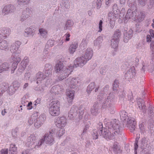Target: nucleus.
<instances>
[{
    "mask_svg": "<svg viewBox=\"0 0 154 154\" xmlns=\"http://www.w3.org/2000/svg\"><path fill=\"white\" fill-rule=\"evenodd\" d=\"M8 33H7L6 32V33H5L6 34H8H8H9V29H8Z\"/></svg>",
    "mask_w": 154,
    "mask_h": 154,
    "instance_id": "obj_55",
    "label": "nucleus"
},
{
    "mask_svg": "<svg viewBox=\"0 0 154 154\" xmlns=\"http://www.w3.org/2000/svg\"><path fill=\"white\" fill-rule=\"evenodd\" d=\"M50 41H51V42H52V43L53 42V41L52 40L49 41L48 42V43H49V42H50Z\"/></svg>",
    "mask_w": 154,
    "mask_h": 154,
    "instance_id": "obj_57",
    "label": "nucleus"
},
{
    "mask_svg": "<svg viewBox=\"0 0 154 154\" xmlns=\"http://www.w3.org/2000/svg\"><path fill=\"white\" fill-rule=\"evenodd\" d=\"M26 29V31H25V32H26L27 31V29Z\"/></svg>",
    "mask_w": 154,
    "mask_h": 154,
    "instance_id": "obj_63",
    "label": "nucleus"
},
{
    "mask_svg": "<svg viewBox=\"0 0 154 154\" xmlns=\"http://www.w3.org/2000/svg\"><path fill=\"white\" fill-rule=\"evenodd\" d=\"M138 143V141L136 140L135 143L134 145V149L135 152H136V150L138 148V145L137 144Z\"/></svg>",
    "mask_w": 154,
    "mask_h": 154,
    "instance_id": "obj_41",
    "label": "nucleus"
},
{
    "mask_svg": "<svg viewBox=\"0 0 154 154\" xmlns=\"http://www.w3.org/2000/svg\"><path fill=\"white\" fill-rule=\"evenodd\" d=\"M32 103L31 102L28 103V104L27 105V107H28L27 109H31L32 108Z\"/></svg>",
    "mask_w": 154,
    "mask_h": 154,
    "instance_id": "obj_42",
    "label": "nucleus"
},
{
    "mask_svg": "<svg viewBox=\"0 0 154 154\" xmlns=\"http://www.w3.org/2000/svg\"><path fill=\"white\" fill-rule=\"evenodd\" d=\"M119 40L114 38H113L112 40L111 45L113 48H115L117 47L118 45Z\"/></svg>",
    "mask_w": 154,
    "mask_h": 154,
    "instance_id": "obj_20",
    "label": "nucleus"
},
{
    "mask_svg": "<svg viewBox=\"0 0 154 154\" xmlns=\"http://www.w3.org/2000/svg\"><path fill=\"white\" fill-rule=\"evenodd\" d=\"M118 121L116 119L110 122V123L112 125V127L114 130L119 129V125L118 124Z\"/></svg>",
    "mask_w": 154,
    "mask_h": 154,
    "instance_id": "obj_16",
    "label": "nucleus"
},
{
    "mask_svg": "<svg viewBox=\"0 0 154 154\" xmlns=\"http://www.w3.org/2000/svg\"><path fill=\"white\" fill-rule=\"evenodd\" d=\"M105 134H103V135L104 136V138H105L107 140H110L113 138V135L111 134L110 132H105Z\"/></svg>",
    "mask_w": 154,
    "mask_h": 154,
    "instance_id": "obj_18",
    "label": "nucleus"
},
{
    "mask_svg": "<svg viewBox=\"0 0 154 154\" xmlns=\"http://www.w3.org/2000/svg\"><path fill=\"white\" fill-rule=\"evenodd\" d=\"M113 98L111 99V98H110V97H108L107 100H106V101L103 104V107L104 108H105V106H106L107 107H109L110 106H109L110 104H112V102L113 101Z\"/></svg>",
    "mask_w": 154,
    "mask_h": 154,
    "instance_id": "obj_13",
    "label": "nucleus"
},
{
    "mask_svg": "<svg viewBox=\"0 0 154 154\" xmlns=\"http://www.w3.org/2000/svg\"><path fill=\"white\" fill-rule=\"evenodd\" d=\"M117 131H115L114 132V134H116V133H117Z\"/></svg>",
    "mask_w": 154,
    "mask_h": 154,
    "instance_id": "obj_60",
    "label": "nucleus"
},
{
    "mask_svg": "<svg viewBox=\"0 0 154 154\" xmlns=\"http://www.w3.org/2000/svg\"><path fill=\"white\" fill-rule=\"evenodd\" d=\"M112 0H107L106 1V5H108L110 2H111Z\"/></svg>",
    "mask_w": 154,
    "mask_h": 154,
    "instance_id": "obj_50",
    "label": "nucleus"
},
{
    "mask_svg": "<svg viewBox=\"0 0 154 154\" xmlns=\"http://www.w3.org/2000/svg\"><path fill=\"white\" fill-rule=\"evenodd\" d=\"M40 102V98H38L35 101V105H37Z\"/></svg>",
    "mask_w": 154,
    "mask_h": 154,
    "instance_id": "obj_48",
    "label": "nucleus"
},
{
    "mask_svg": "<svg viewBox=\"0 0 154 154\" xmlns=\"http://www.w3.org/2000/svg\"><path fill=\"white\" fill-rule=\"evenodd\" d=\"M1 154H8V149H2L1 151Z\"/></svg>",
    "mask_w": 154,
    "mask_h": 154,
    "instance_id": "obj_39",
    "label": "nucleus"
},
{
    "mask_svg": "<svg viewBox=\"0 0 154 154\" xmlns=\"http://www.w3.org/2000/svg\"><path fill=\"white\" fill-rule=\"evenodd\" d=\"M56 86H53L52 88H51V91L52 90H54L56 88Z\"/></svg>",
    "mask_w": 154,
    "mask_h": 154,
    "instance_id": "obj_52",
    "label": "nucleus"
},
{
    "mask_svg": "<svg viewBox=\"0 0 154 154\" xmlns=\"http://www.w3.org/2000/svg\"><path fill=\"white\" fill-rule=\"evenodd\" d=\"M83 112L82 111L81 114H82V115H83Z\"/></svg>",
    "mask_w": 154,
    "mask_h": 154,
    "instance_id": "obj_62",
    "label": "nucleus"
},
{
    "mask_svg": "<svg viewBox=\"0 0 154 154\" xmlns=\"http://www.w3.org/2000/svg\"><path fill=\"white\" fill-rule=\"evenodd\" d=\"M119 82L118 81L115 80L113 85V89L114 91L117 90V88L119 87Z\"/></svg>",
    "mask_w": 154,
    "mask_h": 154,
    "instance_id": "obj_28",
    "label": "nucleus"
},
{
    "mask_svg": "<svg viewBox=\"0 0 154 154\" xmlns=\"http://www.w3.org/2000/svg\"><path fill=\"white\" fill-rule=\"evenodd\" d=\"M117 143H115L113 145L112 148L114 150H116L118 149V146L117 144Z\"/></svg>",
    "mask_w": 154,
    "mask_h": 154,
    "instance_id": "obj_43",
    "label": "nucleus"
},
{
    "mask_svg": "<svg viewBox=\"0 0 154 154\" xmlns=\"http://www.w3.org/2000/svg\"><path fill=\"white\" fill-rule=\"evenodd\" d=\"M93 55V51L90 48H88L85 54L82 57L77 58L74 61V65L69 67V69L64 67L63 63L60 61L58 62L55 67L56 73H60L62 77H59V79L62 80L67 77L72 71L73 68L78 66H81L85 64L87 61L91 59Z\"/></svg>",
    "mask_w": 154,
    "mask_h": 154,
    "instance_id": "obj_1",
    "label": "nucleus"
},
{
    "mask_svg": "<svg viewBox=\"0 0 154 154\" xmlns=\"http://www.w3.org/2000/svg\"><path fill=\"white\" fill-rule=\"evenodd\" d=\"M120 3H121V4H123V3H124V2H121V0H120Z\"/></svg>",
    "mask_w": 154,
    "mask_h": 154,
    "instance_id": "obj_61",
    "label": "nucleus"
},
{
    "mask_svg": "<svg viewBox=\"0 0 154 154\" xmlns=\"http://www.w3.org/2000/svg\"><path fill=\"white\" fill-rule=\"evenodd\" d=\"M2 114L3 115H5V113H4V112H3V111H2Z\"/></svg>",
    "mask_w": 154,
    "mask_h": 154,
    "instance_id": "obj_58",
    "label": "nucleus"
},
{
    "mask_svg": "<svg viewBox=\"0 0 154 154\" xmlns=\"http://www.w3.org/2000/svg\"><path fill=\"white\" fill-rule=\"evenodd\" d=\"M71 24V21L70 20H68L66 23V27H70L71 26L70 25Z\"/></svg>",
    "mask_w": 154,
    "mask_h": 154,
    "instance_id": "obj_47",
    "label": "nucleus"
},
{
    "mask_svg": "<svg viewBox=\"0 0 154 154\" xmlns=\"http://www.w3.org/2000/svg\"><path fill=\"white\" fill-rule=\"evenodd\" d=\"M98 112V109L96 106H93L91 109V113L93 115H96Z\"/></svg>",
    "mask_w": 154,
    "mask_h": 154,
    "instance_id": "obj_24",
    "label": "nucleus"
},
{
    "mask_svg": "<svg viewBox=\"0 0 154 154\" xmlns=\"http://www.w3.org/2000/svg\"><path fill=\"white\" fill-rule=\"evenodd\" d=\"M78 47L77 43H74L71 45L69 48V52L70 54H73Z\"/></svg>",
    "mask_w": 154,
    "mask_h": 154,
    "instance_id": "obj_12",
    "label": "nucleus"
},
{
    "mask_svg": "<svg viewBox=\"0 0 154 154\" xmlns=\"http://www.w3.org/2000/svg\"><path fill=\"white\" fill-rule=\"evenodd\" d=\"M28 86V84L27 83H26L24 85L23 88H25Z\"/></svg>",
    "mask_w": 154,
    "mask_h": 154,
    "instance_id": "obj_51",
    "label": "nucleus"
},
{
    "mask_svg": "<svg viewBox=\"0 0 154 154\" xmlns=\"http://www.w3.org/2000/svg\"><path fill=\"white\" fill-rule=\"evenodd\" d=\"M77 113L75 112V111L73 109H71L68 114V117L69 119H72L76 116Z\"/></svg>",
    "mask_w": 154,
    "mask_h": 154,
    "instance_id": "obj_15",
    "label": "nucleus"
},
{
    "mask_svg": "<svg viewBox=\"0 0 154 154\" xmlns=\"http://www.w3.org/2000/svg\"><path fill=\"white\" fill-rule=\"evenodd\" d=\"M1 69L0 68V73H1L4 71L8 70L9 67L8 64L7 63H4L1 66Z\"/></svg>",
    "mask_w": 154,
    "mask_h": 154,
    "instance_id": "obj_17",
    "label": "nucleus"
},
{
    "mask_svg": "<svg viewBox=\"0 0 154 154\" xmlns=\"http://www.w3.org/2000/svg\"><path fill=\"white\" fill-rule=\"evenodd\" d=\"M15 43L17 45V48H14V46H12L11 47V50H13L14 49V48L15 50H16L17 49L19 46L21 44L20 42V41H17Z\"/></svg>",
    "mask_w": 154,
    "mask_h": 154,
    "instance_id": "obj_37",
    "label": "nucleus"
},
{
    "mask_svg": "<svg viewBox=\"0 0 154 154\" xmlns=\"http://www.w3.org/2000/svg\"><path fill=\"white\" fill-rule=\"evenodd\" d=\"M150 49L152 51V54H154V41H152L151 42Z\"/></svg>",
    "mask_w": 154,
    "mask_h": 154,
    "instance_id": "obj_34",
    "label": "nucleus"
},
{
    "mask_svg": "<svg viewBox=\"0 0 154 154\" xmlns=\"http://www.w3.org/2000/svg\"><path fill=\"white\" fill-rule=\"evenodd\" d=\"M30 0H18V3L19 5L21 3H23L24 5H26L28 4Z\"/></svg>",
    "mask_w": 154,
    "mask_h": 154,
    "instance_id": "obj_32",
    "label": "nucleus"
},
{
    "mask_svg": "<svg viewBox=\"0 0 154 154\" xmlns=\"http://www.w3.org/2000/svg\"><path fill=\"white\" fill-rule=\"evenodd\" d=\"M146 41L147 42H150L151 41V38L150 35H148L146 36Z\"/></svg>",
    "mask_w": 154,
    "mask_h": 154,
    "instance_id": "obj_44",
    "label": "nucleus"
},
{
    "mask_svg": "<svg viewBox=\"0 0 154 154\" xmlns=\"http://www.w3.org/2000/svg\"><path fill=\"white\" fill-rule=\"evenodd\" d=\"M39 32L43 38H46L47 32L46 31L43 29H39Z\"/></svg>",
    "mask_w": 154,
    "mask_h": 154,
    "instance_id": "obj_25",
    "label": "nucleus"
},
{
    "mask_svg": "<svg viewBox=\"0 0 154 154\" xmlns=\"http://www.w3.org/2000/svg\"><path fill=\"white\" fill-rule=\"evenodd\" d=\"M45 119V117L44 115H40L38 118H37L36 121L35 122L34 124L35 127L37 128L40 127L44 122Z\"/></svg>",
    "mask_w": 154,
    "mask_h": 154,
    "instance_id": "obj_8",
    "label": "nucleus"
},
{
    "mask_svg": "<svg viewBox=\"0 0 154 154\" xmlns=\"http://www.w3.org/2000/svg\"><path fill=\"white\" fill-rule=\"evenodd\" d=\"M142 125H139V127H140V128L141 127H142Z\"/></svg>",
    "mask_w": 154,
    "mask_h": 154,
    "instance_id": "obj_59",
    "label": "nucleus"
},
{
    "mask_svg": "<svg viewBox=\"0 0 154 154\" xmlns=\"http://www.w3.org/2000/svg\"><path fill=\"white\" fill-rule=\"evenodd\" d=\"M98 133H96V134H94V139H97L98 137Z\"/></svg>",
    "mask_w": 154,
    "mask_h": 154,
    "instance_id": "obj_49",
    "label": "nucleus"
},
{
    "mask_svg": "<svg viewBox=\"0 0 154 154\" xmlns=\"http://www.w3.org/2000/svg\"><path fill=\"white\" fill-rule=\"evenodd\" d=\"M14 10L15 8L13 6L8 5L4 7L2 11L4 13L6 12L5 14L12 12L14 11Z\"/></svg>",
    "mask_w": 154,
    "mask_h": 154,
    "instance_id": "obj_11",
    "label": "nucleus"
},
{
    "mask_svg": "<svg viewBox=\"0 0 154 154\" xmlns=\"http://www.w3.org/2000/svg\"><path fill=\"white\" fill-rule=\"evenodd\" d=\"M120 115L121 120L125 121V126L130 130L131 132L134 131L135 128V119L129 117L127 113L125 111L121 112Z\"/></svg>",
    "mask_w": 154,
    "mask_h": 154,
    "instance_id": "obj_2",
    "label": "nucleus"
},
{
    "mask_svg": "<svg viewBox=\"0 0 154 154\" xmlns=\"http://www.w3.org/2000/svg\"><path fill=\"white\" fill-rule=\"evenodd\" d=\"M95 86V83L94 82L91 83L88 87L87 88V91L88 92V93H89V92H91L92 91L93 89Z\"/></svg>",
    "mask_w": 154,
    "mask_h": 154,
    "instance_id": "obj_23",
    "label": "nucleus"
},
{
    "mask_svg": "<svg viewBox=\"0 0 154 154\" xmlns=\"http://www.w3.org/2000/svg\"><path fill=\"white\" fill-rule=\"evenodd\" d=\"M121 35V33L120 30L119 29H117L115 32V33L113 35L114 38H113L119 40V38L120 37Z\"/></svg>",
    "mask_w": 154,
    "mask_h": 154,
    "instance_id": "obj_21",
    "label": "nucleus"
},
{
    "mask_svg": "<svg viewBox=\"0 0 154 154\" xmlns=\"http://www.w3.org/2000/svg\"><path fill=\"white\" fill-rule=\"evenodd\" d=\"M52 103V105L49 108V113L52 116H58L60 113V103L58 101L55 100L53 101Z\"/></svg>",
    "mask_w": 154,
    "mask_h": 154,
    "instance_id": "obj_4",
    "label": "nucleus"
},
{
    "mask_svg": "<svg viewBox=\"0 0 154 154\" xmlns=\"http://www.w3.org/2000/svg\"><path fill=\"white\" fill-rule=\"evenodd\" d=\"M102 23L103 22L100 20L99 23V30H98V32H101L102 30Z\"/></svg>",
    "mask_w": 154,
    "mask_h": 154,
    "instance_id": "obj_38",
    "label": "nucleus"
},
{
    "mask_svg": "<svg viewBox=\"0 0 154 154\" xmlns=\"http://www.w3.org/2000/svg\"><path fill=\"white\" fill-rule=\"evenodd\" d=\"M65 129L61 128L57 133V135L58 137L62 136L65 133Z\"/></svg>",
    "mask_w": 154,
    "mask_h": 154,
    "instance_id": "obj_29",
    "label": "nucleus"
},
{
    "mask_svg": "<svg viewBox=\"0 0 154 154\" xmlns=\"http://www.w3.org/2000/svg\"><path fill=\"white\" fill-rule=\"evenodd\" d=\"M149 33L151 36L152 38H154V31L152 29H150L149 30Z\"/></svg>",
    "mask_w": 154,
    "mask_h": 154,
    "instance_id": "obj_45",
    "label": "nucleus"
},
{
    "mask_svg": "<svg viewBox=\"0 0 154 154\" xmlns=\"http://www.w3.org/2000/svg\"><path fill=\"white\" fill-rule=\"evenodd\" d=\"M29 9H26V11H24L23 12V15L26 14V15L23 16L22 17V18L21 19V20L22 21H23L25 20H26L27 18L29 17L28 14L29 13Z\"/></svg>",
    "mask_w": 154,
    "mask_h": 154,
    "instance_id": "obj_19",
    "label": "nucleus"
},
{
    "mask_svg": "<svg viewBox=\"0 0 154 154\" xmlns=\"http://www.w3.org/2000/svg\"><path fill=\"white\" fill-rule=\"evenodd\" d=\"M87 128H85L84 129V130H83V133H85V132H86V131H87Z\"/></svg>",
    "mask_w": 154,
    "mask_h": 154,
    "instance_id": "obj_53",
    "label": "nucleus"
},
{
    "mask_svg": "<svg viewBox=\"0 0 154 154\" xmlns=\"http://www.w3.org/2000/svg\"><path fill=\"white\" fill-rule=\"evenodd\" d=\"M55 132V130L52 129L49 131V133L46 134L43 138L39 140L38 144L35 146V147L36 148L37 146H39L41 145L44 143L45 141L47 144L49 145L52 144L54 141L53 137Z\"/></svg>",
    "mask_w": 154,
    "mask_h": 154,
    "instance_id": "obj_3",
    "label": "nucleus"
},
{
    "mask_svg": "<svg viewBox=\"0 0 154 154\" xmlns=\"http://www.w3.org/2000/svg\"><path fill=\"white\" fill-rule=\"evenodd\" d=\"M137 10H135L134 11L132 12V15L133 16H132V19L134 20H138V21L140 22L143 20L144 17V14L143 12H141L140 14H139L138 15H137Z\"/></svg>",
    "mask_w": 154,
    "mask_h": 154,
    "instance_id": "obj_7",
    "label": "nucleus"
},
{
    "mask_svg": "<svg viewBox=\"0 0 154 154\" xmlns=\"http://www.w3.org/2000/svg\"><path fill=\"white\" fill-rule=\"evenodd\" d=\"M153 23L154 24V19L153 20Z\"/></svg>",
    "mask_w": 154,
    "mask_h": 154,
    "instance_id": "obj_64",
    "label": "nucleus"
},
{
    "mask_svg": "<svg viewBox=\"0 0 154 154\" xmlns=\"http://www.w3.org/2000/svg\"><path fill=\"white\" fill-rule=\"evenodd\" d=\"M29 62V59L27 57H24L23 60L22 61L21 63L25 67L27 64Z\"/></svg>",
    "mask_w": 154,
    "mask_h": 154,
    "instance_id": "obj_30",
    "label": "nucleus"
},
{
    "mask_svg": "<svg viewBox=\"0 0 154 154\" xmlns=\"http://www.w3.org/2000/svg\"><path fill=\"white\" fill-rule=\"evenodd\" d=\"M7 46V43L5 41H3L0 43V49H1L6 48Z\"/></svg>",
    "mask_w": 154,
    "mask_h": 154,
    "instance_id": "obj_22",
    "label": "nucleus"
},
{
    "mask_svg": "<svg viewBox=\"0 0 154 154\" xmlns=\"http://www.w3.org/2000/svg\"><path fill=\"white\" fill-rule=\"evenodd\" d=\"M17 148L15 145H11V146L10 151L14 152H16L17 151Z\"/></svg>",
    "mask_w": 154,
    "mask_h": 154,
    "instance_id": "obj_33",
    "label": "nucleus"
},
{
    "mask_svg": "<svg viewBox=\"0 0 154 154\" xmlns=\"http://www.w3.org/2000/svg\"><path fill=\"white\" fill-rule=\"evenodd\" d=\"M152 26L153 28L154 29V23H152Z\"/></svg>",
    "mask_w": 154,
    "mask_h": 154,
    "instance_id": "obj_56",
    "label": "nucleus"
},
{
    "mask_svg": "<svg viewBox=\"0 0 154 154\" xmlns=\"http://www.w3.org/2000/svg\"><path fill=\"white\" fill-rule=\"evenodd\" d=\"M13 85L15 89H17L19 88L20 85V84L17 81H14L13 83Z\"/></svg>",
    "mask_w": 154,
    "mask_h": 154,
    "instance_id": "obj_31",
    "label": "nucleus"
},
{
    "mask_svg": "<svg viewBox=\"0 0 154 154\" xmlns=\"http://www.w3.org/2000/svg\"><path fill=\"white\" fill-rule=\"evenodd\" d=\"M13 55L14 57L13 59V60L14 62L13 64V66H14L13 68L14 70L17 68L18 63H19L21 59L19 57H17L18 56V54H17L16 53H14L13 54Z\"/></svg>",
    "mask_w": 154,
    "mask_h": 154,
    "instance_id": "obj_10",
    "label": "nucleus"
},
{
    "mask_svg": "<svg viewBox=\"0 0 154 154\" xmlns=\"http://www.w3.org/2000/svg\"><path fill=\"white\" fill-rule=\"evenodd\" d=\"M75 91L67 89L66 91V95L67 96V99L69 103L72 102L74 97Z\"/></svg>",
    "mask_w": 154,
    "mask_h": 154,
    "instance_id": "obj_9",
    "label": "nucleus"
},
{
    "mask_svg": "<svg viewBox=\"0 0 154 154\" xmlns=\"http://www.w3.org/2000/svg\"><path fill=\"white\" fill-rule=\"evenodd\" d=\"M131 36V35H129L128 37V39L126 38L125 37H124V42H128V39H130Z\"/></svg>",
    "mask_w": 154,
    "mask_h": 154,
    "instance_id": "obj_46",
    "label": "nucleus"
},
{
    "mask_svg": "<svg viewBox=\"0 0 154 154\" xmlns=\"http://www.w3.org/2000/svg\"><path fill=\"white\" fill-rule=\"evenodd\" d=\"M36 139V137L34 135H31L30 137L28 138V141L30 142V143L32 142L34 143L35 142V140Z\"/></svg>",
    "mask_w": 154,
    "mask_h": 154,
    "instance_id": "obj_26",
    "label": "nucleus"
},
{
    "mask_svg": "<svg viewBox=\"0 0 154 154\" xmlns=\"http://www.w3.org/2000/svg\"><path fill=\"white\" fill-rule=\"evenodd\" d=\"M70 36L69 33H67L65 35L64 37L66 38V41H69V37Z\"/></svg>",
    "mask_w": 154,
    "mask_h": 154,
    "instance_id": "obj_40",
    "label": "nucleus"
},
{
    "mask_svg": "<svg viewBox=\"0 0 154 154\" xmlns=\"http://www.w3.org/2000/svg\"><path fill=\"white\" fill-rule=\"evenodd\" d=\"M78 78H75V79H72L71 80V81L69 82H68V83L71 85H74L75 84H76L78 82Z\"/></svg>",
    "mask_w": 154,
    "mask_h": 154,
    "instance_id": "obj_27",
    "label": "nucleus"
},
{
    "mask_svg": "<svg viewBox=\"0 0 154 154\" xmlns=\"http://www.w3.org/2000/svg\"><path fill=\"white\" fill-rule=\"evenodd\" d=\"M140 102L139 101L137 102L139 107L140 109H142L145 107V105L143 103V101L142 102H142L140 103Z\"/></svg>",
    "mask_w": 154,
    "mask_h": 154,
    "instance_id": "obj_36",
    "label": "nucleus"
},
{
    "mask_svg": "<svg viewBox=\"0 0 154 154\" xmlns=\"http://www.w3.org/2000/svg\"><path fill=\"white\" fill-rule=\"evenodd\" d=\"M99 88V87H98V88H96L95 90V92H96L97 91V90H98V88Z\"/></svg>",
    "mask_w": 154,
    "mask_h": 154,
    "instance_id": "obj_54",
    "label": "nucleus"
},
{
    "mask_svg": "<svg viewBox=\"0 0 154 154\" xmlns=\"http://www.w3.org/2000/svg\"><path fill=\"white\" fill-rule=\"evenodd\" d=\"M45 73L43 75H42L40 72H38L37 74V77L38 81H40L41 78L42 76V78H41L42 79H44L47 77L51 75L52 72V66L47 64L45 65Z\"/></svg>",
    "mask_w": 154,
    "mask_h": 154,
    "instance_id": "obj_5",
    "label": "nucleus"
},
{
    "mask_svg": "<svg viewBox=\"0 0 154 154\" xmlns=\"http://www.w3.org/2000/svg\"><path fill=\"white\" fill-rule=\"evenodd\" d=\"M103 0H97V9H99L102 5V2Z\"/></svg>",
    "mask_w": 154,
    "mask_h": 154,
    "instance_id": "obj_35",
    "label": "nucleus"
},
{
    "mask_svg": "<svg viewBox=\"0 0 154 154\" xmlns=\"http://www.w3.org/2000/svg\"><path fill=\"white\" fill-rule=\"evenodd\" d=\"M37 113H34L32 115L28 121L29 124V125L32 124L33 123V121H35V120L37 119Z\"/></svg>",
    "mask_w": 154,
    "mask_h": 154,
    "instance_id": "obj_14",
    "label": "nucleus"
},
{
    "mask_svg": "<svg viewBox=\"0 0 154 154\" xmlns=\"http://www.w3.org/2000/svg\"><path fill=\"white\" fill-rule=\"evenodd\" d=\"M55 124L57 127L62 128L64 127L66 124V120L64 117L57 118L56 120Z\"/></svg>",
    "mask_w": 154,
    "mask_h": 154,
    "instance_id": "obj_6",
    "label": "nucleus"
}]
</instances>
